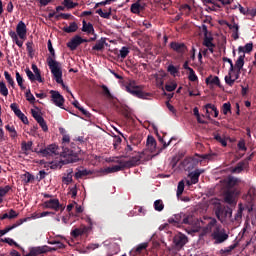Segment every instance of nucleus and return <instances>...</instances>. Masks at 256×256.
Segmentation results:
<instances>
[{"label":"nucleus","mask_w":256,"mask_h":256,"mask_svg":"<svg viewBox=\"0 0 256 256\" xmlns=\"http://www.w3.org/2000/svg\"><path fill=\"white\" fill-rule=\"evenodd\" d=\"M223 61H225L226 63H229V65H230L229 71L235 70V65H233V60H231L230 58H224Z\"/></svg>","instance_id":"obj_38"},{"label":"nucleus","mask_w":256,"mask_h":256,"mask_svg":"<svg viewBox=\"0 0 256 256\" xmlns=\"http://www.w3.org/2000/svg\"><path fill=\"white\" fill-rule=\"evenodd\" d=\"M32 117L37 121V123L40 125L42 129H47V123H45V119L43 116H41V113H39L36 110H31Z\"/></svg>","instance_id":"obj_8"},{"label":"nucleus","mask_w":256,"mask_h":256,"mask_svg":"<svg viewBox=\"0 0 256 256\" xmlns=\"http://www.w3.org/2000/svg\"><path fill=\"white\" fill-rule=\"evenodd\" d=\"M183 69H186V71H191V69H193V68L189 67V62L186 61L183 64Z\"/></svg>","instance_id":"obj_47"},{"label":"nucleus","mask_w":256,"mask_h":256,"mask_svg":"<svg viewBox=\"0 0 256 256\" xmlns=\"http://www.w3.org/2000/svg\"><path fill=\"white\" fill-rule=\"evenodd\" d=\"M202 31L204 33V37H207V33H209V31L207 30V25L205 24L202 25Z\"/></svg>","instance_id":"obj_48"},{"label":"nucleus","mask_w":256,"mask_h":256,"mask_svg":"<svg viewBox=\"0 0 256 256\" xmlns=\"http://www.w3.org/2000/svg\"><path fill=\"white\" fill-rule=\"evenodd\" d=\"M219 3H222L223 5H231V0H219Z\"/></svg>","instance_id":"obj_51"},{"label":"nucleus","mask_w":256,"mask_h":256,"mask_svg":"<svg viewBox=\"0 0 256 256\" xmlns=\"http://www.w3.org/2000/svg\"><path fill=\"white\" fill-rule=\"evenodd\" d=\"M26 99L29 101V103H35V96H33L31 90L26 92Z\"/></svg>","instance_id":"obj_32"},{"label":"nucleus","mask_w":256,"mask_h":256,"mask_svg":"<svg viewBox=\"0 0 256 256\" xmlns=\"http://www.w3.org/2000/svg\"><path fill=\"white\" fill-rule=\"evenodd\" d=\"M89 15H93V12H91V11H84V12H82L81 17H87Z\"/></svg>","instance_id":"obj_49"},{"label":"nucleus","mask_w":256,"mask_h":256,"mask_svg":"<svg viewBox=\"0 0 256 256\" xmlns=\"http://www.w3.org/2000/svg\"><path fill=\"white\" fill-rule=\"evenodd\" d=\"M126 91L134 95V97H138V99H147L151 97V94L143 92V90L139 89V86H134L133 84H128L126 86Z\"/></svg>","instance_id":"obj_2"},{"label":"nucleus","mask_w":256,"mask_h":256,"mask_svg":"<svg viewBox=\"0 0 256 256\" xmlns=\"http://www.w3.org/2000/svg\"><path fill=\"white\" fill-rule=\"evenodd\" d=\"M203 111H205V117L207 119H211V115L214 113V117H219V110L215 104L208 103L203 107Z\"/></svg>","instance_id":"obj_6"},{"label":"nucleus","mask_w":256,"mask_h":256,"mask_svg":"<svg viewBox=\"0 0 256 256\" xmlns=\"http://www.w3.org/2000/svg\"><path fill=\"white\" fill-rule=\"evenodd\" d=\"M239 75H241V71L238 70L237 72H234V70H229L228 75H226L224 78L226 85H229V87H233L237 79H239Z\"/></svg>","instance_id":"obj_5"},{"label":"nucleus","mask_w":256,"mask_h":256,"mask_svg":"<svg viewBox=\"0 0 256 256\" xmlns=\"http://www.w3.org/2000/svg\"><path fill=\"white\" fill-rule=\"evenodd\" d=\"M16 33L21 39H25L27 37V25H25V22L20 21L17 24Z\"/></svg>","instance_id":"obj_7"},{"label":"nucleus","mask_w":256,"mask_h":256,"mask_svg":"<svg viewBox=\"0 0 256 256\" xmlns=\"http://www.w3.org/2000/svg\"><path fill=\"white\" fill-rule=\"evenodd\" d=\"M113 1H117V0H105L101 2V5H111V3H113Z\"/></svg>","instance_id":"obj_50"},{"label":"nucleus","mask_w":256,"mask_h":256,"mask_svg":"<svg viewBox=\"0 0 256 256\" xmlns=\"http://www.w3.org/2000/svg\"><path fill=\"white\" fill-rule=\"evenodd\" d=\"M183 9H188V11H191V6L189 4H185L182 6Z\"/></svg>","instance_id":"obj_60"},{"label":"nucleus","mask_w":256,"mask_h":256,"mask_svg":"<svg viewBox=\"0 0 256 256\" xmlns=\"http://www.w3.org/2000/svg\"><path fill=\"white\" fill-rule=\"evenodd\" d=\"M35 95L38 99H45V93H36Z\"/></svg>","instance_id":"obj_52"},{"label":"nucleus","mask_w":256,"mask_h":256,"mask_svg":"<svg viewBox=\"0 0 256 256\" xmlns=\"http://www.w3.org/2000/svg\"><path fill=\"white\" fill-rule=\"evenodd\" d=\"M240 7V13H243V15H245V8H243V6L239 5Z\"/></svg>","instance_id":"obj_63"},{"label":"nucleus","mask_w":256,"mask_h":256,"mask_svg":"<svg viewBox=\"0 0 256 256\" xmlns=\"http://www.w3.org/2000/svg\"><path fill=\"white\" fill-rule=\"evenodd\" d=\"M141 11H145V4H141V3H140V12H141Z\"/></svg>","instance_id":"obj_64"},{"label":"nucleus","mask_w":256,"mask_h":256,"mask_svg":"<svg viewBox=\"0 0 256 256\" xmlns=\"http://www.w3.org/2000/svg\"><path fill=\"white\" fill-rule=\"evenodd\" d=\"M221 111L223 115H229V113H231V103L230 102L224 103L222 105Z\"/></svg>","instance_id":"obj_22"},{"label":"nucleus","mask_w":256,"mask_h":256,"mask_svg":"<svg viewBox=\"0 0 256 256\" xmlns=\"http://www.w3.org/2000/svg\"><path fill=\"white\" fill-rule=\"evenodd\" d=\"M104 5H107V4H101V2L96 3L95 9H97V7H104Z\"/></svg>","instance_id":"obj_62"},{"label":"nucleus","mask_w":256,"mask_h":256,"mask_svg":"<svg viewBox=\"0 0 256 256\" xmlns=\"http://www.w3.org/2000/svg\"><path fill=\"white\" fill-rule=\"evenodd\" d=\"M0 93L4 97H7L9 95V89H7V85H5V82L0 81Z\"/></svg>","instance_id":"obj_20"},{"label":"nucleus","mask_w":256,"mask_h":256,"mask_svg":"<svg viewBox=\"0 0 256 256\" xmlns=\"http://www.w3.org/2000/svg\"><path fill=\"white\" fill-rule=\"evenodd\" d=\"M77 29H79V26H77V23L71 22L68 27L63 28V31L65 33H75V31H77Z\"/></svg>","instance_id":"obj_17"},{"label":"nucleus","mask_w":256,"mask_h":256,"mask_svg":"<svg viewBox=\"0 0 256 256\" xmlns=\"http://www.w3.org/2000/svg\"><path fill=\"white\" fill-rule=\"evenodd\" d=\"M0 15H3V1L0 0Z\"/></svg>","instance_id":"obj_59"},{"label":"nucleus","mask_w":256,"mask_h":256,"mask_svg":"<svg viewBox=\"0 0 256 256\" xmlns=\"http://www.w3.org/2000/svg\"><path fill=\"white\" fill-rule=\"evenodd\" d=\"M53 17H57V15H55V12H51L48 14V19H53Z\"/></svg>","instance_id":"obj_57"},{"label":"nucleus","mask_w":256,"mask_h":256,"mask_svg":"<svg viewBox=\"0 0 256 256\" xmlns=\"http://www.w3.org/2000/svg\"><path fill=\"white\" fill-rule=\"evenodd\" d=\"M79 45H81V40L79 35L74 36L71 39V41L67 43V47L68 49H70V51H75L77 47H79Z\"/></svg>","instance_id":"obj_11"},{"label":"nucleus","mask_w":256,"mask_h":256,"mask_svg":"<svg viewBox=\"0 0 256 256\" xmlns=\"http://www.w3.org/2000/svg\"><path fill=\"white\" fill-rule=\"evenodd\" d=\"M248 92H249V87L242 86V91H241L242 97H245V95H247Z\"/></svg>","instance_id":"obj_41"},{"label":"nucleus","mask_w":256,"mask_h":256,"mask_svg":"<svg viewBox=\"0 0 256 256\" xmlns=\"http://www.w3.org/2000/svg\"><path fill=\"white\" fill-rule=\"evenodd\" d=\"M251 51H253V42L247 43L244 47H238V53H243V55H245V53H251Z\"/></svg>","instance_id":"obj_15"},{"label":"nucleus","mask_w":256,"mask_h":256,"mask_svg":"<svg viewBox=\"0 0 256 256\" xmlns=\"http://www.w3.org/2000/svg\"><path fill=\"white\" fill-rule=\"evenodd\" d=\"M130 11L131 13H134V15H139V13H141V3L140 2L133 3L130 7Z\"/></svg>","instance_id":"obj_18"},{"label":"nucleus","mask_w":256,"mask_h":256,"mask_svg":"<svg viewBox=\"0 0 256 256\" xmlns=\"http://www.w3.org/2000/svg\"><path fill=\"white\" fill-rule=\"evenodd\" d=\"M245 65V54H241L238 59L236 60L235 63V68L238 71H241V69H243V66Z\"/></svg>","instance_id":"obj_16"},{"label":"nucleus","mask_w":256,"mask_h":256,"mask_svg":"<svg viewBox=\"0 0 256 256\" xmlns=\"http://www.w3.org/2000/svg\"><path fill=\"white\" fill-rule=\"evenodd\" d=\"M156 3H160L163 7H171V0H156Z\"/></svg>","instance_id":"obj_34"},{"label":"nucleus","mask_w":256,"mask_h":256,"mask_svg":"<svg viewBox=\"0 0 256 256\" xmlns=\"http://www.w3.org/2000/svg\"><path fill=\"white\" fill-rule=\"evenodd\" d=\"M105 45H107V41L105 40V38H101L92 47V51H103L105 49Z\"/></svg>","instance_id":"obj_14"},{"label":"nucleus","mask_w":256,"mask_h":256,"mask_svg":"<svg viewBox=\"0 0 256 256\" xmlns=\"http://www.w3.org/2000/svg\"><path fill=\"white\" fill-rule=\"evenodd\" d=\"M82 31L88 35H95V28H93V24H87V21L85 20L82 21Z\"/></svg>","instance_id":"obj_12"},{"label":"nucleus","mask_w":256,"mask_h":256,"mask_svg":"<svg viewBox=\"0 0 256 256\" xmlns=\"http://www.w3.org/2000/svg\"><path fill=\"white\" fill-rule=\"evenodd\" d=\"M4 77L7 81V83H9V85H11V87H13V89H15V80H13V77H11V74H9V72L5 71Z\"/></svg>","instance_id":"obj_21"},{"label":"nucleus","mask_w":256,"mask_h":256,"mask_svg":"<svg viewBox=\"0 0 256 256\" xmlns=\"http://www.w3.org/2000/svg\"><path fill=\"white\" fill-rule=\"evenodd\" d=\"M62 17V19H69L71 17V14H65V13H60L55 16V19L59 21V18Z\"/></svg>","instance_id":"obj_36"},{"label":"nucleus","mask_w":256,"mask_h":256,"mask_svg":"<svg viewBox=\"0 0 256 256\" xmlns=\"http://www.w3.org/2000/svg\"><path fill=\"white\" fill-rule=\"evenodd\" d=\"M39 3L42 7H47V4L51 3V0H40Z\"/></svg>","instance_id":"obj_42"},{"label":"nucleus","mask_w":256,"mask_h":256,"mask_svg":"<svg viewBox=\"0 0 256 256\" xmlns=\"http://www.w3.org/2000/svg\"><path fill=\"white\" fill-rule=\"evenodd\" d=\"M8 35L11 37V39H12L13 41H16V40L19 39V35L17 34V32H15V31H13V30H11V31L8 33Z\"/></svg>","instance_id":"obj_37"},{"label":"nucleus","mask_w":256,"mask_h":256,"mask_svg":"<svg viewBox=\"0 0 256 256\" xmlns=\"http://www.w3.org/2000/svg\"><path fill=\"white\" fill-rule=\"evenodd\" d=\"M64 5L65 7H67L68 9H75V7H77V5H79L78 3H75L71 0H64Z\"/></svg>","instance_id":"obj_28"},{"label":"nucleus","mask_w":256,"mask_h":256,"mask_svg":"<svg viewBox=\"0 0 256 256\" xmlns=\"http://www.w3.org/2000/svg\"><path fill=\"white\" fill-rule=\"evenodd\" d=\"M48 51L51 56L47 58V63L56 83H58V85H62V87L69 92V88L66 87L63 82V70H61V63L55 60V49L53 48L51 40H48Z\"/></svg>","instance_id":"obj_1"},{"label":"nucleus","mask_w":256,"mask_h":256,"mask_svg":"<svg viewBox=\"0 0 256 256\" xmlns=\"http://www.w3.org/2000/svg\"><path fill=\"white\" fill-rule=\"evenodd\" d=\"M206 85H209L210 87H213L216 85V87H219L221 89V80L219 79V76H213L210 75L205 80Z\"/></svg>","instance_id":"obj_10"},{"label":"nucleus","mask_w":256,"mask_h":256,"mask_svg":"<svg viewBox=\"0 0 256 256\" xmlns=\"http://www.w3.org/2000/svg\"><path fill=\"white\" fill-rule=\"evenodd\" d=\"M8 13H13V2H9L7 5Z\"/></svg>","instance_id":"obj_45"},{"label":"nucleus","mask_w":256,"mask_h":256,"mask_svg":"<svg viewBox=\"0 0 256 256\" xmlns=\"http://www.w3.org/2000/svg\"><path fill=\"white\" fill-rule=\"evenodd\" d=\"M170 49H172V51H174L175 53H177L178 55H185V53H187V45H185V43H181V42H171L170 43Z\"/></svg>","instance_id":"obj_3"},{"label":"nucleus","mask_w":256,"mask_h":256,"mask_svg":"<svg viewBox=\"0 0 256 256\" xmlns=\"http://www.w3.org/2000/svg\"><path fill=\"white\" fill-rule=\"evenodd\" d=\"M35 81H38L39 83H43V78L41 77V72L34 75Z\"/></svg>","instance_id":"obj_40"},{"label":"nucleus","mask_w":256,"mask_h":256,"mask_svg":"<svg viewBox=\"0 0 256 256\" xmlns=\"http://www.w3.org/2000/svg\"><path fill=\"white\" fill-rule=\"evenodd\" d=\"M74 107H76V109H79V107H81V104H79V101L75 100L73 103Z\"/></svg>","instance_id":"obj_54"},{"label":"nucleus","mask_w":256,"mask_h":256,"mask_svg":"<svg viewBox=\"0 0 256 256\" xmlns=\"http://www.w3.org/2000/svg\"><path fill=\"white\" fill-rule=\"evenodd\" d=\"M89 41H90V43H91L92 41H97V34H94L93 37L89 38Z\"/></svg>","instance_id":"obj_58"},{"label":"nucleus","mask_w":256,"mask_h":256,"mask_svg":"<svg viewBox=\"0 0 256 256\" xmlns=\"http://www.w3.org/2000/svg\"><path fill=\"white\" fill-rule=\"evenodd\" d=\"M129 55V48L127 46H123L120 50L121 59H125Z\"/></svg>","instance_id":"obj_29"},{"label":"nucleus","mask_w":256,"mask_h":256,"mask_svg":"<svg viewBox=\"0 0 256 256\" xmlns=\"http://www.w3.org/2000/svg\"><path fill=\"white\" fill-rule=\"evenodd\" d=\"M188 71H189V76H188L189 81L195 82L197 81V79H199L197 77V74H195V70H193V68Z\"/></svg>","instance_id":"obj_30"},{"label":"nucleus","mask_w":256,"mask_h":256,"mask_svg":"<svg viewBox=\"0 0 256 256\" xmlns=\"http://www.w3.org/2000/svg\"><path fill=\"white\" fill-rule=\"evenodd\" d=\"M112 9L109 8L108 12H103V9H98L96 13L102 17V19H110L111 18Z\"/></svg>","instance_id":"obj_19"},{"label":"nucleus","mask_w":256,"mask_h":256,"mask_svg":"<svg viewBox=\"0 0 256 256\" xmlns=\"http://www.w3.org/2000/svg\"><path fill=\"white\" fill-rule=\"evenodd\" d=\"M25 73L30 81H35V74H33L31 69L26 68Z\"/></svg>","instance_id":"obj_33"},{"label":"nucleus","mask_w":256,"mask_h":256,"mask_svg":"<svg viewBox=\"0 0 256 256\" xmlns=\"http://www.w3.org/2000/svg\"><path fill=\"white\" fill-rule=\"evenodd\" d=\"M198 123H202L205 124V120H203V118H201V116H199V118H197Z\"/></svg>","instance_id":"obj_61"},{"label":"nucleus","mask_w":256,"mask_h":256,"mask_svg":"<svg viewBox=\"0 0 256 256\" xmlns=\"http://www.w3.org/2000/svg\"><path fill=\"white\" fill-rule=\"evenodd\" d=\"M83 43H90V40L89 39H83L80 36V45L83 44Z\"/></svg>","instance_id":"obj_55"},{"label":"nucleus","mask_w":256,"mask_h":256,"mask_svg":"<svg viewBox=\"0 0 256 256\" xmlns=\"http://www.w3.org/2000/svg\"><path fill=\"white\" fill-rule=\"evenodd\" d=\"M78 111H81V113L83 114V115H85V117H91V113H89V111H87V110H85V108H83V107H78Z\"/></svg>","instance_id":"obj_39"},{"label":"nucleus","mask_w":256,"mask_h":256,"mask_svg":"<svg viewBox=\"0 0 256 256\" xmlns=\"http://www.w3.org/2000/svg\"><path fill=\"white\" fill-rule=\"evenodd\" d=\"M168 73H170V75H173V77H175V75H177V73H179V69H177V67H175L174 65L170 64L167 68Z\"/></svg>","instance_id":"obj_26"},{"label":"nucleus","mask_w":256,"mask_h":256,"mask_svg":"<svg viewBox=\"0 0 256 256\" xmlns=\"http://www.w3.org/2000/svg\"><path fill=\"white\" fill-rule=\"evenodd\" d=\"M10 109L14 112L15 115L21 111V109H19V107L17 106V103H12L10 105Z\"/></svg>","instance_id":"obj_35"},{"label":"nucleus","mask_w":256,"mask_h":256,"mask_svg":"<svg viewBox=\"0 0 256 256\" xmlns=\"http://www.w3.org/2000/svg\"><path fill=\"white\" fill-rule=\"evenodd\" d=\"M193 113H194L196 119H199V117L201 116V115L199 114V108H197V107H195V108L193 109Z\"/></svg>","instance_id":"obj_46"},{"label":"nucleus","mask_w":256,"mask_h":256,"mask_svg":"<svg viewBox=\"0 0 256 256\" xmlns=\"http://www.w3.org/2000/svg\"><path fill=\"white\" fill-rule=\"evenodd\" d=\"M32 70L35 75H37L38 73H41V70H39V68L35 64H32Z\"/></svg>","instance_id":"obj_43"},{"label":"nucleus","mask_w":256,"mask_h":256,"mask_svg":"<svg viewBox=\"0 0 256 256\" xmlns=\"http://www.w3.org/2000/svg\"><path fill=\"white\" fill-rule=\"evenodd\" d=\"M50 95L52 97V101L56 107H60V109H63V104L65 103V98L59 91L51 90Z\"/></svg>","instance_id":"obj_4"},{"label":"nucleus","mask_w":256,"mask_h":256,"mask_svg":"<svg viewBox=\"0 0 256 256\" xmlns=\"http://www.w3.org/2000/svg\"><path fill=\"white\" fill-rule=\"evenodd\" d=\"M16 81L20 87V89L25 90L26 87L23 85V77L21 76V74L19 72H16Z\"/></svg>","instance_id":"obj_23"},{"label":"nucleus","mask_w":256,"mask_h":256,"mask_svg":"<svg viewBox=\"0 0 256 256\" xmlns=\"http://www.w3.org/2000/svg\"><path fill=\"white\" fill-rule=\"evenodd\" d=\"M226 25L229 29H233V33H232V37L234 39V41H237V39H239V25L234 23L233 25L226 22Z\"/></svg>","instance_id":"obj_13"},{"label":"nucleus","mask_w":256,"mask_h":256,"mask_svg":"<svg viewBox=\"0 0 256 256\" xmlns=\"http://www.w3.org/2000/svg\"><path fill=\"white\" fill-rule=\"evenodd\" d=\"M166 91L171 93L172 91H175L177 89V83L176 82H171L170 84L165 85Z\"/></svg>","instance_id":"obj_27"},{"label":"nucleus","mask_w":256,"mask_h":256,"mask_svg":"<svg viewBox=\"0 0 256 256\" xmlns=\"http://www.w3.org/2000/svg\"><path fill=\"white\" fill-rule=\"evenodd\" d=\"M202 45H204V47H207L208 51H210V53H215V43H213V37L211 36H204Z\"/></svg>","instance_id":"obj_9"},{"label":"nucleus","mask_w":256,"mask_h":256,"mask_svg":"<svg viewBox=\"0 0 256 256\" xmlns=\"http://www.w3.org/2000/svg\"><path fill=\"white\" fill-rule=\"evenodd\" d=\"M166 107L169 109V111H171V113H175V107L169 102L166 103Z\"/></svg>","instance_id":"obj_44"},{"label":"nucleus","mask_w":256,"mask_h":256,"mask_svg":"<svg viewBox=\"0 0 256 256\" xmlns=\"http://www.w3.org/2000/svg\"><path fill=\"white\" fill-rule=\"evenodd\" d=\"M14 43H16V45L19 47H23V41L19 40V38L16 41H14Z\"/></svg>","instance_id":"obj_53"},{"label":"nucleus","mask_w":256,"mask_h":256,"mask_svg":"<svg viewBox=\"0 0 256 256\" xmlns=\"http://www.w3.org/2000/svg\"><path fill=\"white\" fill-rule=\"evenodd\" d=\"M102 91L104 97H107L108 99H113V95L111 94V91H109V88L107 86L102 85Z\"/></svg>","instance_id":"obj_25"},{"label":"nucleus","mask_w":256,"mask_h":256,"mask_svg":"<svg viewBox=\"0 0 256 256\" xmlns=\"http://www.w3.org/2000/svg\"><path fill=\"white\" fill-rule=\"evenodd\" d=\"M16 117L24 123V125H27L29 123V120L27 119V116L21 112V110L16 114Z\"/></svg>","instance_id":"obj_24"},{"label":"nucleus","mask_w":256,"mask_h":256,"mask_svg":"<svg viewBox=\"0 0 256 256\" xmlns=\"http://www.w3.org/2000/svg\"><path fill=\"white\" fill-rule=\"evenodd\" d=\"M56 11H57V13H59V11H65V7L58 6V7H56Z\"/></svg>","instance_id":"obj_56"},{"label":"nucleus","mask_w":256,"mask_h":256,"mask_svg":"<svg viewBox=\"0 0 256 256\" xmlns=\"http://www.w3.org/2000/svg\"><path fill=\"white\" fill-rule=\"evenodd\" d=\"M26 49L28 51L29 57H33V41L27 42L26 43Z\"/></svg>","instance_id":"obj_31"}]
</instances>
